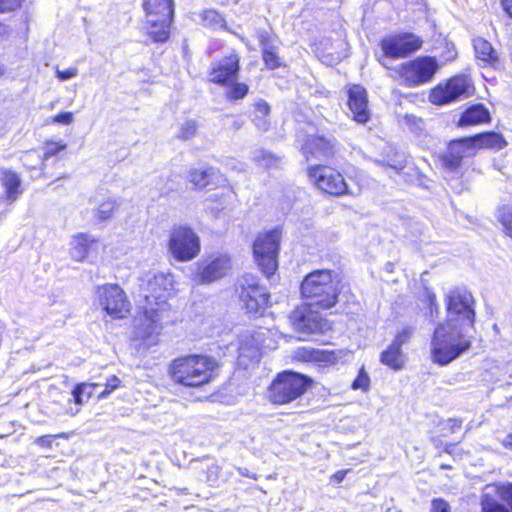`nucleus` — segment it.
<instances>
[{"instance_id": "obj_29", "label": "nucleus", "mask_w": 512, "mask_h": 512, "mask_svg": "<svg viewBox=\"0 0 512 512\" xmlns=\"http://www.w3.org/2000/svg\"><path fill=\"white\" fill-rule=\"evenodd\" d=\"M405 360L406 358L401 348L392 343L380 356L381 363L395 371L401 370L404 367Z\"/></svg>"}, {"instance_id": "obj_28", "label": "nucleus", "mask_w": 512, "mask_h": 512, "mask_svg": "<svg viewBox=\"0 0 512 512\" xmlns=\"http://www.w3.org/2000/svg\"><path fill=\"white\" fill-rule=\"evenodd\" d=\"M264 331H255L252 334L242 335L240 338V353L244 355L247 351L251 357H256L261 348L266 347L262 341Z\"/></svg>"}, {"instance_id": "obj_3", "label": "nucleus", "mask_w": 512, "mask_h": 512, "mask_svg": "<svg viewBox=\"0 0 512 512\" xmlns=\"http://www.w3.org/2000/svg\"><path fill=\"white\" fill-rule=\"evenodd\" d=\"M301 294L311 305L328 309L337 303L339 282L330 270H316L303 279Z\"/></svg>"}, {"instance_id": "obj_50", "label": "nucleus", "mask_w": 512, "mask_h": 512, "mask_svg": "<svg viewBox=\"0 0 512 512\" xmlns=\"http://www.w3.org/2000/svg\"><path fill=\"white\" fill-rule=\"evenodd\" d=\"M78 74V69L76 67H70L67 70H56V75L61 81H66L71 78L76 77Z\"/></svg>"}, {"instance_id": "obj_59", "label": "nucleus", "mask_w": 512, "mask_h": 512, "mask_svg": "<svg viewBox=\"0 0 512 512\" xmlns=\"http://www.w3.org/2000/svg\"><path fill=\"white\" fill-rule=\"evenodd\" d=\"M441 468H443V469H448V468H450V466H448V465H442V466H441Z\"/></svg>"}, {"instance_id": "obj_30", "label": "nucleus", "mask_w": 512, "mask_h": 512, "mask_svg": "<svg viewBox=\"0 0 512 512\" xmlns=\"http://www.w3.org/2000/svg\"><path fill=\"white\" fill-rule=\"evenodd\" d=\"M489 112L483 105H474L468 108L459 120V126L476 125L489 120Z\"/></svg>"}, {"instance_id": "obj_49", "label": "nucleus", "mask_w": 512, "mask_h": 512, "mask_svg": "<svg viewBox=\"0 0 512 512\" xmlns=\"http://www.w3.org/2000/svg\"><path fill=\"white\" fill-rule=\"evenodd\" d=\"M56 438H67V435L64 433L57 434V435H45V436L39 437L37 440V443L39 446H41L43 448H45V447L51 448L52 444Z\"/></svg>"}, {"instance_id": "obj_22", "label": "nucleus", "mask_w": 512, "mask_h": 512, "mask_svg": "<svg viewBox=\"0 0 512 512\" xmlns=\"http://www.w3.org/2000/svg\"><path fill=\"white\" fill-rule=\"evenodd\" d=\"M97 243V239L91 235L83 233L74 235L70 241L71 258L78 262L84 261Z\"/></svg>"}, {"instance_id": "obj_25", "label": "nucleus", "mask_w": 512, "mask_h": 512, "mask_svg": "<svg viewBox=\"0 0 512 512\" xmlns=\"http://www.w3.org/2000/svg\"><path fill=\"white\" fill-rule=\"evenodd\" d=\"M473 46L478 60L492 67L498 64V53L487 40L476 38Z\"/></svg>"}, {"instance_id": "obj_6", "label": "nucleus", "mask_w": 512, "mask_h": 512, "mask_svg": "<svg viewBox=\"0 0 512 512\" xmlns=\"http://www.w3.org/2000/svg\"><path fill=\"white\" fill-rule=\"evenodd\" d=\"M310 384L311 379L304 375L283 372L270 385L268 397L274 404H287L301 397Z\"/></svg>"}, {"instance_id": "obj_21", "label": "nucleus", "mask_w": 512, "mask_h": 512, "mask_svg": "<svg viewBox=\"0 0 512 512\" xmlns=\"http://www.w3.org/2000/svg\"><path fill=\"white\" fill-rule=\"evenodd\" d=\"M348 106L356 122L363 124L369 120L367 92L362 86L353 85L349 88Z\"/></svg>"}, {"instance_id": "obj_16", "label": "nucleus", "mask_w": 512, "mask_h": 512, "mask_svg": "<svg viewBox=\"0 0 512 512\" xmlns=\"http://www.w3.org/2000/svg\"><path fill=\"white\" fill-rule=\"evenodd\" d=\"M421 40L413 34H400L384 38L381 49L386 57L404 58L421 47Z\"/></svg>"}, {"instance_id": "obj_41", "label": "nucleus", "mask_w": 512, "mask_h": 512, "mask_svg": "<svg viewBox=\"0 0 512 512\" xmlns=\"http://www.w3.org/2000/svg\"><path fill=\"white\" fill-rule=\"evenodd\" d=\"M203 22L206 26L212 28H221L224 26L223 17L215 10H207L203 13Z\"/></svg>"}, {"instance_id": "obj_7", "label": "nucleus", "mask_w": 512, "mask_h": 512, "mask_svg": "<svg viewBox=\"0 0 512 512\" xmlns=\"http://www.w3.org/2000/svg\"><path fill=\"white\" fill-rule=\"evenodd\" d=\"M439 67L436 58L423 56L398 65L395 71L401 84L416 87L432 81Z\"/></svg>"}, {"instance_id": "obj_13", "label": "nucleus", "mask_w": 512, "mask_h": 512, "mask_svg": "<svg viewBox=\"0 0 512 512\" xmlns=\"http://www.w3.org/2000/svg\"><path fill=\"white\" fill-rule=\"evenodd\" d=\"M100 307L111 317L124 318L130 311V303L125 292L116 284H106L97 288Z\"/></svg>"}, {"instance_id": "obj_52", "label": "nucleus", "mask_w": 512, "mask_h": 512, "mask_svg": "<svg viewBox=\"0 0 512 512\" xmlns=\"http://www.w3.org/2000/svg\"><path fill=\"white\" fill-rule=\"evenodd\" d=\"M432 512H450V506L448 502L443 499H434L432 501Z\"/></svg>"}, {"instance_id": "obj_18", "label": "nucleus", "mask_w": 512, "mask_h": 512, "mask_svg": "<svg viewBox=\"0 0 512 512\" xmlns=\"http://www.w3.org/2000/svg\"><path fill=\"white\" fill-rule=\"evenodd\" d=\"M230 269V257L220 254L201 263L196 274V280L201 284L211 283L226 276Z\"/></svg>"}, {"instance_id": "obj_19", "label": "nucleus", "mask_w": 512, "mask_h": 512, "mask_svg": "<svg viewBox=\"0 0 512 512\" xmlns=\"http://www.w3.org/2000/svg\"><path fill=\"white\" fill-rule=\"evenodd\" d=\"M240 58L236 54L224 57L212 65L210 72V81L220 84L229 85L233 83L238 76Z\"/></svg>"}, {"instance_id": "obj_46", "label": "nucleus", "mask_w": 512, "mask_h": 512, "mask_svg": "<svg viewBox=\"0 0 512 512\" xmlns=\"http://www.w3.org/2000/svg\"><path fill=\"white\" fill-rule=\"evenodd\" d=\"M120 383L121 381L117 376H110L105 383V389L98 395V398L102 399L110 395L115 389L119 387Z\"/></svg>"}, {"instance_id": "obj_36", "label": "nucleus", "mask_w": 512, "mask_h": 512, "mask_svg": "<svg viewBox=\"0 0 512 512\" xmlns=\"http://www.w3.org/2000/svg\"><path fill=\"white\" fill-rule=\"evenodd\" d=\"M98 387V383H80L76 385L72 391L75 403L82 405L84 402L88 401L93 391Z\"/></svg>"}, {"instance_id": "obj_44", "label": "nucleus", "mask_w": 512, "mask_h": 512, "mask_svg": "<svg viewBox=\"0 0 512 512\" xmlns=\"http://www.w3.org/2000/svg\"><path fill=\"white\" fill-rule=\"evenodd\" d=\"M414 329L409 326L403 327L395 336L392 344L401 348V346L407 343L412 337Z\"/></svg>"}, {"instance_id": "obj_8", "label": "nucleus", "mask_w": 512, "mask_h": 512, "mask_svg": "<svg viewBox=\"0 0 512 512\" xmlns=\"http://www.w3.org/2000/svg\"><path fill=\"white\" fill-rule=\"evenodd\" d=\"M448 319L462 328L472 329L475 322L474 298L464 288H455L446 295Z\"/></svg>"}, {"instance_id": "obj_33", "label": "nucleus", "mask_w": 512, "mask_h": 512, "mask_svg": "<svg viewBox=\"0 0 512 512\" xmlns=\"http://www.w3.org/2000/svg\"><path fill=\"white\" fill-rule=\"evenodd\" d=\"M214 176L212 168L191 169L188 173V180L198 188H204L210 184Z\"/></svg>"}, {"instance_id": "obj_58", "label": "nucleus", "mask_w": 512, "mask_h": 512, "mask_svg": "<svg viewBox=\"0 0 512 512\" xmlns=\"http://www.w3.org/2000/svg\"><path fill=\"white\" fill-rule=\"evenodd\" d=\"M4 73L3 67L0 65V76Z\"/></svg>"}, {"instance_id": "obj_48", "label": "nucleus", "mask_w": 512, "mask_h": 512, "mask_svg": "<svg viewBox=\"0 0 512 512\" xmlns=\"http://www.w3.org/2000/svg\"><path fill=\"white\" fill-rule=\"evenodd\" d=\"M23 0H0V13L11 12L19 8Z\"/></svg>"}, {"instance_id": "obj_15", "label": "nucleus", "mask_w": 512, "mask_h": 512, "mask_svg": "<svg viewBox=\"0 0 512 512\" xmlns=\"http://www.w3.org/2000/svg\"><path fill=\"white\" fill-rule=\"evenodd\" d=\"M313 307L316 306L308 302L294 310L291 320L297 331L311 334L328 329V323L317 311L313 310Z\"/></svg>"}, {"instance_id": "obj_31", "label": "nucleus", "mask_w": 512, "mask_h": 512, "mask_svg": "<svg viewBox=\"0 0 512 512\" xmlns=\"http://www.w3.org/2000/svg\"><path fill=\"white\" fill-rule=\"evenodd\" d=\"M473 140L477 151L481 148L502 149L506 146L504 138L495 132L478 134L473 137Z\"/></svg>"}, {"instance_id": "obj_12", "label": "nucleus", "mask_w": 512, "mask_h": 512, "mask_svg": "<svg viewBox=\"0 0 512 512\" xmlns=\"http://www.w3.org/2000/svg\"><path fill=\"white\" fill-rule=\"evenodd\" d=\"M239 298L247 313L262 315L268 304L269 295L266 288L259 285L255 275L245 274L239 280Z\"/></svg>"}, {"instance_id": "obj_10", "label": "nucleus", "mask_w": 512, "mask_h": 512, "mask_svg": "<svg viewBox=\"0 0 512 512\" xmlns=\"http://www.w3.org/2000/svg\"><path fill=\"white\" fill-rule=\"evenodd\" d=\"M168 251L180 262L191 261L200 253V239L188 226L174 227L170 232Z\"/></svg>"}, {"instance_id": "obj_45", "label": "nucleus", "mask_w": 512, "mask_h": 512, "mask_svg": "<svg viewBox=\"0 0 512 512\" xmlns=\"http://www.w3.org/2000/svg\"><path fill=\"white\" fill-rule=\"evenodd\" d=\"M74 120V115L72 112H61L56 116L48 119L44 124L48 125L50 123H57L61 125H70Z\"/></svg>"}, {"instance_id": "obj_32", "label": "nucleus", "mask_w": 512, "mask_h": 512, "mask_svg": "<svg viewBox=\"0 0 512 512\" xmlns=\"http://www.w3.org/2000/svg\"><path fill=\"white\" fill-rule=\"evenodd\" d=\"M2 183L6 188L7 196L9 199H14L20 193V178L18 175L10 170H2Z\"/></svg>"}, {"instance_id": "obj_27", "label": "nucleus", "mask_w": 512, "mask_h": 512, "mask_svg": "<svg viewBox=\"0 0 512 512\" xmlns=\"http://www.w3.org/2000/svg\"><path fill=\"white\" fill-rule=\"evenodd\" d=\"M67 148V144L62 141L46 140L41 148L42 150V166L41 170H44L50 164L57 162V155Z\"/></svg>"}, {"instance_id": "obj_9", "label": "nucleus", "mask_w": 512, "mask_h": 512, "mask_svg": "<svg viewBox=\"0 0 512 512\" xmlns=\"http://www.w3.org/2000/svg\"><path fill=\"white\" fill-rule=\"evenodd\" d=\"M308 175L311 182H313L319 190L330 195L356 196L360 192V188L355 190L350 188L343 175L329 166L318 165L310 167Z\"/></svg>"}, {"instance_id": "obj_51", "label": "nucleus", "mask_w": 512, "mask_h": 512, "mask_svg": "<svg viewBox=\"0 0 512 512\" xmlns=\"http://www.w3.org/2000/svg\"><path fill=\"white\" fill-rule=\"evenodd\" d=\"M403 121L405 124H407L412 129H421L423 121L422 119L416 117L412 114H407L403 117Z\"/></svg>"}, {"instance_id": "obj_42", "label": "nucleus", "mask_w": 512, "mask_h": 512, "mask_svg": "<svg viewBox=\"0 0 512 512\" xmlns=\"http://www.w3.org/2000/svg\"><path fill=\"white\" fill-rule=\"evenodd\" d=\"M197 131V123L194 120H187L181 124L177 132V138L188 140L192 138Z\"/></svg>"}, {"instance_id": "obj_24", "label": "nucleus", "mask_w": 512, "mask_h": 512, "mask_svg": "<svg viewBox=\"0 0 512 512\" xmlns=\"http://www.w3.org/2000/svg\"><path fill=\"white\" fill-rule=\"evenodd\" d=\"M294 357L303 362L333 363L336 360L334 352L310 347L298 348Z\"/></svg>"}, {"instance_id": "obj_40", "label": "nucleus", "mask_w": 512, "mask_h": 512, "mask_svg": "<svg viewBox=\"0 0 512 512\" xmlns=\"http://www.w3.org/2000/svg\"><path fill=\"white\" fill-rule=\"evenodd\" d=\"M254 161L259 167L270 169L276 167L280 160L275 155L260 149L254 152Z\"/></svg>"}, {"instance_id": "obj_53", "label": "nucleus", "mask_w": 512, "mask_h": 512, "mask_svg": "<svg viewBox=\"0 0 512 512\" xmlns=\"http://www.w3.org/2000/svg\"><path fill=\"white\" fill-rule=\"evenodd\" d=\"M502 6L505 12L512 18V0H502Z\"/></svg>"}, {"instance_id": "obj_55", "label": "nucleus", "mask_w": 512, "mask_h": 512, "mask_svg": "<svg viewBox=\"0 0 512 512\" xmlns=\"http://www.w3.org/2000/svg\"><path fill=\"white\" fill-rule=\"evenodd\" d=\"M503 445L512 450V433L504 438Z\"/></svg>"}, {"instance_id": "obj_54", "label": "nucleus", "mask_w": 512, "mask_h": 512, "mask_svg": "<svg viewBox=\"0 0 512 512\" xmlns=\"http://www.w3.org/2000/svg\"><path fill=\"white\" fill-rule=\"evenodd\" d=\"M347 471H337L332 475V480L336 483H341L346 475Z\"/></svg>"}, {"instance_id": "obj_39", "label": "nucleus", "mask_w": 512, "mask_h": 512, "mask_svg": "<svg viewBox=\"0 0 512 512\" xmlns=\"http://www.w3.org/2000/svg\"><path fill=\"white\" fill-rule=\"evenodd\" d=\"M497 219L502 224L505 233L512 238V203L498 207Z\"/></svg>"}, {"instance_id": "obj_43", "label": "nucleus", "mask_w": 512, "mask_h": 512, "mask_svg": "<svg viewBox=\"0 0 512 512\" xmlns=\"http://www.w3.org/2000/svg\"><path fill=\"white\" fill-rule=\"evenodd\" d=\"M231 88L227 92V98L230 100H238L244 98L248 93V86L245 83L233 82Z\"/></svg>"}, {"instance_id": "obj_35", "label": "nucleus", "mask_w": 512, "mask_h": 512, "mask_svg": "<svg viewBox=\"0 0 512 512\" xmlns=\"http://www.w3.org/2000/svg\"><path fill=\"white\" fill-rule=\"evenodd\" d=\"M260 44L263 51V60L267 67L275 69L280 65L279 57L274 51V48L268 43V37L264 34L259 36Z\"/></svg>"}, {"instance_id": "obj_47", "label": "nucleus", "mask_w": 512, "mask_h": 512, "mask_svg": "<svg viewBox=\"0 0 512 512\" xmlns=\"http://www.w3.org/2000/svg\"><path fill=\"white\" fill-rule=\"evenodd\" d=\"M370 384V378L368 374L361 369L357 378L352 383V388L354 390L361 389V390H367Z\"/></svg>"}, {"instance_id": "obj_38", "label": "nucleus", "mask_w": 512, "mask_h": 512, "mask_svg": "<svg viewBox=\"0 0 512 512\" xmlns=\"http://www.w3.org/2000/svg\"><path fill=\"white\" fill-rule=\"evenodd\" d=\"M254 106V122L259 130L266 131L268 129V122L266 121L265 117L270 113V106L263 100L256 101Z\"/></svg>"}, {"instance_id": "obj_1", "label": "nucleus", "mask_w": 512, "mask_h": 512, "mask_svg": "<svg viewBox=\"0 0 512 512\" xmlns=\"http://www.w3.org/2000/svg\"><path fill=\"white\" fill-rule=\"evenodd\" d=\"M469 330L453 322L438 324L431 340L433 361L442 366L447 365L467 352L473 341Z\"/></svg>"}, {"instance_id": "obj_14", "label": "nucleus", "mask_w": 512, "mask_h": 512, "mask_svg": "<svg viewBox=\"0 0 512 512\" xmlns=\"http://www.w3.org/2000/svg\"><path fill=\"white\" fill-rule=\"evenodd\" d=\"M470 88L471 82L467 77L455 76L432 89L429 98L433 104L443 105L467 96Z\"/></svg>"}, {"instance_id": "obj_11", "label": "nucleus", "mask_w": 512, "mask_h": 512, "mask_svg": "<svg viewBox=\"0 0 512 512\" xmlns=\"http://www.w3.org/2000/svg\"><path fill=\"white\" fill-rule=\"evenodd\" d=\"M280 231L273 230L257 237L253 245L255 260L262 272L270 277L278 267Z\"/></svg>"}, {"instance_id": "obj_34", "label": "nucleus", "mask_w": 512, "mask_h": 512, "mask_svg": "<svg viewBox=\"0 0 512 512\" xmlns=\"http://www.w3.org/2000/svg\"><path fill=\"white\" fill-rule=\"evenodd\" d=\"M490 490L495 493L498 499L504 503L512 512V483H490Z\"/></svg>"}, {"instance_id": "obj_26", "label": "nucleus", "mask_w": 512, "mask_h": 512, "mask_svg": "<svg viewBox=\"0 0 512 512\" xmlns=\"http://www.w3.org/2000/svg\"><path fill=\"white\" fill-rule=\"evenodd\" d=\"M374 162L383 167L386 171L392 170L395 173H399L406 166L404 155L393 148H389L385 155L379 159H375Z\"/></svg>"}, {"instance_id": "obj_56", "label": "nucleus", "mask_w": 512, "mask_h": 512, "mask_svg": "<svg viewBox=\"0 0 512 512\" xmlns=\"http://www.w3.org/2000/svg\"><path fill=\"white\" fill-rule=\"evenodd\" d=\"M9 33V28L5 24L0 23V37L6 36Z\"/></svg>"}, {"instance_id": "obj_37", "label": "nucleus", "mask_w": 512, "mask_h": 512, "mask_svg": "<svg viewBox=\"0 0 512 512\" xmlns=\"http://www.w3.org/2000/svg\"><path fill=\"white\" fill-rule=\"evenodd\" d=\"M118 208V203L116 200L112 198H107L102 201L95 210L94 216L99 221L109 220L116 209Z\"/></svg>"}, {"instance_id": "obj_17", "label": "nucleus", "mask_w": 512, "mask_h": 512, "mask_svg": "<svg viewBox=\"0 0 512 512\" xmlns=\"http://www.w3.org/2000/svg\"><path fill=\"white\" fill-rule=\"evenodd\" d=\"M144 314L136 320L134 334L138 339H150L158 335L162 329L163 322L169 318V314H163L151 307H144Z\"/></svg>"}, {"instance_id": "obj_23", "label": "nucleus", "mask_w": 512, "mask_h": 512, "mask_svg": "<svg viewBox=\"0 0 512 512\" xmlns=\"http://www.w3.org/2000/svg\"><path fill=\"white\" fill-rule=\"evenodd\" d=\"M334 143L324 137L314 136L309 138L304 147L303 152L306 158L309 159V155L313 157H328L332 154Z\"/></svg>"}, {"instance_id": "obj_20", "label": "nucleus", "mask_w": 512, "mask_h": 512, "mask_svg": "<svg viewBox=\"0 0 512 512\" xmlns=\"http://www.w3.org/2000/svg\"><path fill=\"white\" fill-rule=\"evenodd\" d=\"M476 152L473 137L451 141L444 157L445 165L450 169H456L460 166L463 158L472 157Z\"/></svg>"}, {"instance_id": "obj_57", "label": "nucleus", "mask_w": 512, "mask_h": 512, "mask_svg": "<svg viewBox=\"0 0 512 512\" xmlns=\"http://www.w3.org/2000/svg\"><path fill=\"white\" fill-rule=\"evenodd\" d=\"M455 448V445H449L446 447V452L452 453V450Z\"/></svg>"}, {"instance_id": "obj_5", "label": "nucleus", "mask_w": 512, "mask_h": 512, "mask_svg": "<svg viewBox=\"0 0 512 512\" xmlns=\"http://www.w3.org/2000/svg\"><path fill=\"white\" fill-rule=\"evenodd\" d=\"M146 13V29L155 42H164L169 37L170 23L173 17L172 0H143Z\"/></svg>"}, {"instance_id": "obj_2", "label": "nucleus", "mask_w": 512, "mask_h": 512, "mask_svg": "<svg viewBox=\"0 0 512 512\" xmlns=\"http://www.w3.org/2000/svg\"><path fill=\"white\" fill-rule=\"evenodd\" d=\"M217 362L207 356L190 355L175 359L170 367L173 380L189 387H199L211 381Z\"/></svg>"}, {"instance_id": "obj_4", "label": "nucleus", "mask_w": 512, "mask_h": 512, "mask_svg": "<svg viewBox=\"0 0 512 512\" xmlns=\"http://www.w3.org/2000/svg\"><path fill=\"white\" fill-rule=\"evenodd\" d=\"M142 292L146 304L144 307L151 305L159 310L161 315L169 314L170 309L167 300L174 291V277L170 273L156 272L147 274L143 279Z\"/></svg>"}, {"instance_id": "obj_60", "label": "nucleus", "mask_w": 512, "mask_h": 512, "mask_svg": "<svg viewBox=\"0 0 512 512\" xmlns=\"http://www.w3.org/2000/svg\"><path fill=\"white\" fill-rule=\"evenodd\" d=\"M434 301H435V296H433V297L431 298V304H433V303H434Z\"/></svg>"}]
</instances>
